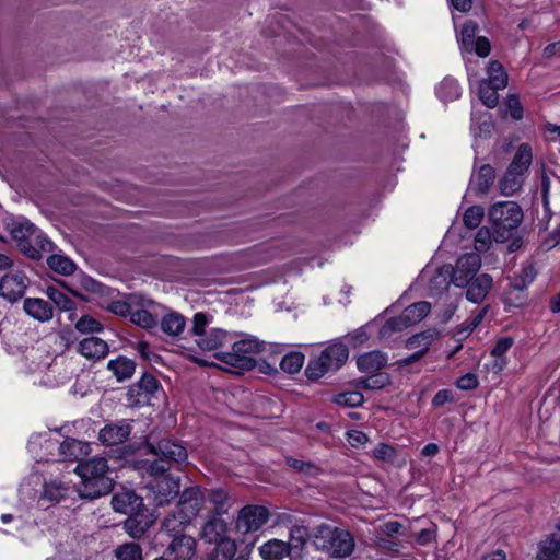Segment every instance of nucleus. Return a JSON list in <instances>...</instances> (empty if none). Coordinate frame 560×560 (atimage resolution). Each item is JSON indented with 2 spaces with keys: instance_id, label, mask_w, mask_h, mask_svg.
Segmentation results:
<instances>
[{
  "instance_id": "63",
  "label": "nucleus",
  "mask_w": 560,
  "mask_h": 560,
  "mask_svg": "<svg viewBox=\"0 0 560 560\" xmlns=\"http://www.w3.org/2000/svg\"><path fill=\"white\" fill-rule=\"evenodd\" d=\"M506 106L513 119L520 120L523 117V106L516 95H510L506 100Z\"/></svg>"
},
{
  "instance_id": "37",
  "label": "nucleus",
  "mask_w": 560,
  "mask_h": 560,
  "mask_svg": "<svg viewBox=\"0 0 560 560\" xmlns=\"http://www.w3.org/2000/svg\"><path fill=\"white\" fill-rule=\"evenodd\" d=\"M438 96L445 103L453 102L460 97V88L457 80L445 78L436 90Z\"/></svg>"
},
{
  "instance_id": "25",
  "label": "nucleus",
  "mask_w": 560,
  "mask_h": 560,
  "mask_svg": "<svg viewBox=\"0 0 560 560\" xmlns=\"http://www.w3.org/2000/svg\"><path fill=\"white\" fill-rule=\"evenodd\" d=\"M495 178V170L490 164L480 166L477 175L470 178V189L478 195H485L489 191Z\"/></svg>"
},
{
  "instance_id": "36",
  "label": "nucleus",
  "mask_w": 560,
  "mask_h": 560,
  "mask_svg": "<svg viewBox=\"0 0 560 560\" xmlns=\"http://www.w3.org/2000/svg\"><path fill=\"white\" fill-rule=\"evenodd\" d=\"M185 325V317L178 313L166 314L161 320V329L173 337L183 332Z\"/></svg>"
},
{
  "instance_id": "64",
  "label": "nucleus",
  "mask_w": 560,
  "mask_h": 560,
  "mask_svg": "<svg viewBox=\"0 0 560 560\" xmlns=\"http://www.w3.org/2000/svg\"><path fill=\"white\" fill-rule=\"evenodd\" d=\"M276 525L278 526H284L289 530L293 528V526H296L301 521H299L293 514L288 512H281L276 515Z\"/></svg>"
},
{
  "instance_id": "57",
  "label": "nucleus",
  "mask_w": 560,
  "mask_h": 560,
  "mask_svg": "<svg viewBox=\"0 0 560 560\" xmlns=\"http://www.w3.org/2000/svg\"><path fill=\"white\" fill-rule=\"evenodd\" d=\"M456 386L462 390H472L479 386L478 376L474 373H466L456 381Z\"/></svg>"
},
{
  "instance_id": "32",
  "label": "nucleus",
  "mask_w": 560,
  "mask_h": 560,
  "mask_svg": "<svg viewBox=\"0 0 560 560\" xmlns=\"http://www.w3.org/2000/svg\"><path fill=\"white\" fill-rule=\"evenodd\" d=\"M532 156L529 144L522 143L508 168L514 174L523 175L532 163Z\"/></svg>"
},
{
  "instance_id": "55",
  "label": "nucleus",
  "mask_w": 560,
  "mask_h": 560,
  "mask_svg": "<svg viewBox=\"0 0 560 560\" xmlns=\"http://www.w3.org/2000/svg\"><path fill=\"white\" fill-rule=\"evenodd\" d=\"M475 51L479 57L486 58L491 51L490 40L485 36H478L475 42L469 46L468 51Z\"/></svg>"
},
{
  "instance_id": "11",
  "label": "nucleus",
  "mask_w": 560,
  "mask_h": 560,
  "mask_svg": "<svg viewBox=\"0 0 560 560\" xmlns=\"http://www.w3.org/2000/svg\"><path fill=\"white\" fill-rule=\"evenodd\" d=\"M36 228L26 219L13 221L10 225V234L18 243L19 249L28 258L39 260L42 253L31 243V236L34 235Z\"/></svg>"
},
{
  "instance_id": "52",
  "label": "nucleus",
  "mask_w": 560,
  "mask_h": 560,
  "mask_svg": "<svg viewBox=\"0 0 560 560\" xmlns=\"http://www.w3.org/2000/svg\"><path fill=\"white\" fill-rule=\"evenodd\" d=\"M478 32V24L474 21H467L462 27V44L466 50H469V46L475 42L476 34Z\"/></svg>"
},
{
  "instance_id": "44",
  "label": "nucleus",
  "mask_w": 560,
  "mask_h": 560,
  "mask_svg": "<svg viewBox=\"0 0 560 560\" xmlns=\"http://www.w3.org/2000/svg\"><path fill=\"white\" fill-rule=\"evenodd\" d=\"M522 175L514 174L509 168L504 176L500 179V190L504 196H511L522 187Z\"/></svg>"
},
{
  "instance_id": "42",
  "label": "nucleus",
  "mask_w": 560,
  "mask_h": 560,
  "mask_svg": "<svg viewBox=\"0 0 560 560\" xmlns=\"http://www.w3.org/2000/svg\"><path fill=\"white\" fill-rule=\"evenodd\" d=\"M331 401L346 408H355L364 402V396L358 390L343 392L334 395Z\"/></svg>"
},
{
  "instance_id": "12",
  "label": "nucleus",
  "mask_w": 560,
  "mask_h": 560,
  "mask_svg": "<svg viewBox=\"0 0 560 560\" xmlns=\"http://www.w3.org/2000/svg\"><path fill=\"white\" fill-rule=\"evenodd\" d=\"M269 510L264 505H246L238 511L235 527L243 534L261 528L269 518Z\"/></svg>"
},
{
  "instance_id": "39",
  "label": "nucleus",
  "mask_w": 560,
  "mask_h": 560,
  "mask_svg": "<svg viewBox=\"0 0 560 560\" xmlns=\"http://www.w3.org/2000/svg\"><path fill=\"white\" fill-rule=\"evenodd\" d=\"M47 265L51 270L63 276H70L77 269L75 264L69 257L56 254L47 258Z\"/></svg>"
},
{
  "instance_id": "26",
  "label": "nucleus",
  "mask_w": 560,
  "mask_h": 560,
  "mask_svg": "<svg viewBox=\"0 0 560 560\" xmlns=\"http://www.w3.org/2000/svg\"><path fill=\"white\" fill-rule=\"evenodd\" d=\"M136 366V362L125 355H119L107 363V370L113 373L117 382L130 380L135 374Z\"/></svg>"
},
{
  "instance_id": "60",
  "label": "nucleus",
  "mask_w": 560,
  "mask_h": 560,
  "mask_svg": "<svg viewBox=\"0 0 560 560\" xmlns=\"http://www.w3.org/2000/svg\"><path fill=\"white\" fill-rule=\"evenodd\" d=\"M107 311H109L110 313H113L115 315L121 316V317L130 316L131 315L130 302L112 301L107 306Z\"/></svg>"
},
{
  "instance_id": "53",
  "label": "nucleus",
  "mask_w": 560,
  "mask_h": 560,
  "mask_svg": "<svg viewBox=\"0 0 560 560\" xmlns=\"http://www.w3.org/2000/svg\"><path fill=\"white\" fill-rule=\"evenodd\" d=\"M373 455L375 458H377L380 460L393 463L395 460V458L397 457V451L395 447H393L389 444L380 443L373 450Z\"/></svg>"
},
{
  "instance_id": "8",
  "label": "nucleus",
  "mask_w": 560,
  "mask_h": 560,
  "mask_svg": "<svg viewBox=\"0 0 560 560\" xmlns=\"http://www.w3.org/2000/svg\"><path fill=\"white\" fill-rule=\"evenodd\" d=\"M348 357V347L340 341H335L325 348L318 358L308 361L305 375L311 381H317L327 372L340 369Z\"/></svg>"
},
{
  "instance_id": "35",
  "label": "nucleus",
  "mask_w": 560,
  "mask_h": 560,
  "mask_svg": "<svg viewBox=\"0 0 560 560\" xmlns=\"http://www.w3.org/2000/svg\"><path fill=\"white\" fill-rule=\"evenodd\" d=\"M487 72L488 79L483 80L485 82H489V84L494 85L497 89H504L508 85V73L498 60L489 62Z\"/></svg>"
},
{
  "instance_id": "40",
  "label": "nucleus",
  "mask_w": 560,
  "mask_h": 560,
  "mask_svg": "<svg viewBox=\"0 0 560 560\" xmlns=\"http://www.w3.org/2000/svg\"><path fill=\"white\" fill-rule=\"evenodd\" d=\"M431 311V304L427 301H419L412 303L404 310L407 318V324L415 325L421 322Z\"/></svg>"
},
{
  "instance_id": "34",
  "label": "nucleus",
  "mask_w": 560,
  "mask_h": 560,
  "mask_svg": "<svg viewBox=\"0 0 560 560\" xmlns=\"http://www.w3.org/2000/svg\"><path fill=\"white\" fill-rule=\"evenodd\" d=\"M284 462L288 467L306 477L316 478L323 472V469L312 460H301L292 456H287Z\"/></svg>"
},
{
  "instance_id": "45",
  "label": "nucleus",
  "mask_w": 560,
  "mask_h": 560,
  "mask_svg": "<svg viewBox=\"0 0 560 560\" xmlns=\"http://www.w3.org/2000/svg\"><path fill=\"white\" fill-rule=\"evenodd\" d=\"M303 363L304 354L299 351H292L282 358L280 368L289 374H295L302 369Z\"/></svg>"
},
{
  "instance_id": "47",
  "label": "nucleus",
  "mask_w": 560,
  "mask_h": 560,
  "mask_svg": "<svg viewBox=\"0 0 560 560\" xmlns=\"http://www.w3.org/2000/svg\"><path fill=\"white\" fill-rule=\"evenodd\" d=\"M118 560H142V548L137 542H126L115 550Z\"/></svg>"
},
{
  "instance_id": "48",
  "label": "nucleus",
  "mask_w": 560,
  "mask_h": 560,
  "mask_svg": "<svg viewBox=\"0 0 560 560\" xmlns=\"http://www.w3.org/2000/svg\"><path fill=\"white\" fill-rule=\"evenodd\" d=\"M485 217V209L481 206L474 205L469 207L463 217L466 228L472 230L479 226Z\"/></svg>"
},
{
  "instance_id": "24",
  "label": "nucleus",
  "mask_w": 560,
  "mask_h": 560,
  "mask_svg": "<svg viewBox=\"0 0 560 560\" xmlns=\"http://www.w3.org/2000/svg\"><path fill=\"white\" fill-rule=\"evenodd\" d=\"M387 364L386 353L380 350H373L363 353L357 359L358 370L362 373H374L383 369Z\"/></svg>"
},
{
  "instance_id": "19",
  "label": "nucleus",
  "mask_w": 560,
  "mask_h": 560,
  "mask_svg": "<svg viewBox=\"0 0 560 560\" xmlns=\"http://www.w3.org/2000/svg\"><path fill=\"white\" fill-rule=\"evenodd\" d=\"M308 540L313 541V530L303 523H299L289 530V541H285L289 548H292V557L294 560L302 558V552Z\"/></svg>"
},
{
  "instance_id": "6",
  "label": "nucleus",
  "mask_w": 560,
  "mask_h": 560,
  "mask_svg": "<svg viewBox=\"0 0 560 560\" xmlns=\"http://www.w3.org/2000/svg\"><path fill=\"white\" fill-rule=\"evenodd\" d=\"M177 512L168 514L162 522V528L166 532L180 533L191 518L198 514L203 502V495L199 487L179 490Z\"/></svg>"
},
{
  "instance_id": "1",
  "label": "nucleus",
  "mask_w": 560,
  "mask_h": 560,
  "mask_svg": "<svg viewBox=\"0 0 560 560\" xmlns=\"http://www.w3.org/2000/svg\"><path fill=\"white\" fill-rule=\"evenodd\" d=\"M110 504L115 512L127 515L122 528L133 539L142 538L158 520L155 511L149 509L133 489L122 488L115 492Z\"/></svg>"
},
{
  "instance_id": "58",
  "label": "nucleus",
  "mask_w": 560,
  "mask_h": 560,
  "mask_svg": "<svg viewBox=\"0 0 560 560\" xmlns=\"http://www.w3.org/2000/svg\"><path fill=\"white\" fill-rule=\"evenodd\" d=\"M526 294L513 290H505L503 301L506 305L520 307L526 302Z\"/></svg>"
},
{
  "instance_id": "51",
  "label": "nucleus",
  "mask_w": 560,
  "mask_h": 560,
  "mask_svg": "<svg viewBox=\"0 0 560 560\" xmlns=\"http://www.w3.org/2000/svg\"><path fill=\"white\" fill-rule=\"evenodd\" d=\"M75 329L79 330L81 334H90V332H101L104 329V327L95 318H93L89 315H83L75 323Z\"/></svg>"
},
{
  "instance_id": "18",
  "label": "nucleus",
  "mask_w": 560,
  "mask_h": 560,
  "mask_svg": "<svg viewBox=\"0 0 560 560\" xmlns=\"http://www.w3.org/2000/svg\"><path fill=\"white\" fill-rule=\"evenodd\" d=\"M23 311L39 323H47L54 317V306L39 298L24 299Z\"/></svg>"
},
{
  "instance_id": "13",
  "label": "nucleus",
  "mask_w": 560,
  "mask_h": 560,
  "mask_svg": "<svg viewBox=\"0 0 560 560\" xmlns=\"http://www.w3.org/2000/svg\"><path fill=\"white\" fill-rule=\"evenodd\" d=\"M28 287V278L24 272L5 273L0 279V296L10 303L21 300Z\"/></svg>"
},
{
  "instance_id": "43",
  "label": "nucleus",
  "mask_w": 560,
  "mask_h": 560,
  "mask_svg": "<svg viewBox=\"0 0 560 560\" xmlns=\"http://www.w3.org/2000/svg\"><path fill=\"white\" fill-rule=\"evenodd\" d=\"M411 326L407 324L406 315L402 313L397 317L388 318L378 331L380 338H389L394 332L401 331Z\"/></svg>"
},
{
  "instance_id": "17",
  "label": "nucleus",
  "mask_w": 560,
  "mask_h": 560,
  "mask_svg": "<svg viewBox=\"0 0 560 560\" xmlns=\"http://www.w3.org/2000/svg\"><path fill=\"white\" fill-rule=\"evenodd\" d=\"M223 515H217L208 513L206 522L201 527V538L207 544H212L226 538L228 536V523L222 518Z\"/></svg>"
},
{
  "instance_id": "30",
  "label": "nucleus",
  "mask_w": 560,
  "mask_h": 560,
  "mask_svg": "<svg viewBox=\"0 0 560 560\" xmlns=\"http://www.w3.org/2000/svg\"><path fill=\"white\" fill-rule=\"evenodd\" d=\"M231 497L226 489L219 487L207 490V500L213 504V510L209 513L224 515L229 510V501Z\"/></svg>"
},
{
  "instance_id": "2",
  "label": "nucleus",
  "mask_w": 560,
  "mask_h": 560,
  "mask_svg": "<svg viewBox=\"0 0 560 560\" xmlns=\"http://www.w3.org/2000/svg\"><path fill=\"white\" fill-rule=\"evenodd\" d=\"M75 472L81 477L78 493L82 499L94 500L108 494L114 489V479L104 457H94L80 462Z\"/></svg>"
},
{
  "instance_id": "22",
  "label": "nucleus",
  "mask_w": 560,
  "mask_h": 560,
  "mask_svg": "<svg viewBox=\"0 0 560 560\" xmlns=\"http://www.w3.org/2000/svg\"><path fill=\"white\" fill-rule=\"evenodd\" d=\"M258 551L264 560H283L284 558L294 560L292 548H289L285 541L281 539H269L258 548Z\"/></svg>"
},
{
  "instance_id": "33",
  "label": "nucleus",
  "mask_w": 560,
  "mask_h": 560,
  "mask_svg": "<svg viewBox=\"0 0 560 560\" xmlns=\"http://www.w3.org/2000/svg\"><path fill=\"white\" fill-rule=\"evenodd\" d=\"M493 127L494 124L489 112L472 114L470 129L476 137L489 138Z\"/></svg>"
},
{
  "instance_id": "5",
  "label": "nucleus",
  "mask_w": 560,
  "mask_h": 560,
  "mask_svg": "<svg viewBox=\"0 0 560 560\" xmlns=\"http://www.w3.org/2000/svg\"><path fill=\"white\" fill-rule=\"evenodd\" d=\"M488 219L492 226L493 240L497 243H504L522 223L523 210L515 201H499L489 208Z\"/></svg>"
},
{
  "instance_id": "7",
  "label": "nucleus",
  "mask_w": 560,
  "mask_h": 560,
  "mask_svg": "<svg viewBox=\"0 0 560 560\" xmlns=\"http://www.w3.org/2000/svg\"><path fill=\"white\" fill-rule=\"evenodd\" d=\"M266 345L256 337L246 335L243 339L233 342L232 351L217 352L214 358L235 369V373L252 371L256 368L257 360L252 354L265 351Z\"/></svg>"
},
{
  "instance_id": "31",
  "label": "nucleus",
  "mask_w": 560,
  "mask_h": 560,
  "mask_svg": "<svg viewBox=\"0 0 560 560\" xmlns=\"http://www.w3.org/2000/svg\"><path fill=\"white\" fill-rule=\"evenodd\" d=\"M441 336V332L436 328H429L421 332L415 334L406 340L407 349H425V353H428L430 346L432 342Z\"/></svg>"
},
{
  "instance_id": "3",
  "label": "nucleus",
  "mask_w": 560,
  "mask_h": 560,
  "mask_svg": "<svg viewBox=\"0 0 560 560\" xmlns=\"http://www.w3.org/2000/svg\"><path fill=\"white\" fill-rule=\"evenodd\" d=\"M313 546L331 557L346 558L353 552L355 541L349 530L323 523L313 529Z\"/></svg>"
},
{
  "instance_id": "41",
  "label": "nucleus",
  "mask_w": 560,
  "mask_h": 560,
  "mask_svg": "<svg viewBox=\"0 0 560 560\" xmlns=\"http://www.w3.org/2000/svg\"><path fill=\"white\" fill-rule=\"evenodd\" d=\"M537 560H560V538L552 535L549 540L545 541L539 547Z\"/></svg>"
},
{
  "instance_id": "10",
  "label": "nucleus",
  "mask_w": 560,
  "mask_h": 560,
  "mask_svg": "<svg viewBox=\"0 0 560 560\" xmlns=\"http://www.w3.org/2000/svg\"><path fill=\"white\" fill-rule=\"evenodd\" d=\"M480 266V256L475 253H468L457 259L455 267L446 265V272L451 273L452 283L456 287L465 288L476 278Z\"/></svg>"
},
{
  "instance_id": "49",
  "label": "nucleus",
  "mask_w": 560,
  "mask_h": 560,
  "mask_svg": "<svg viewBox=\"0 0 560 560\" xmlns=\"http://www.w3.org/2000/svg\"><path fill=\"white\" fill-rule=\"evenodd\" d=\"M130 320L144 329H151L158 326L155 317L144 308L131 312Z\"/></svg>"
},
{
  "instance_id": "23",
  "label": "nucleus",
  "mask_w": 560,
  "mask_h": 560,
  "mask_svg": "<svg viewBox=\"0 0 560 560\" xmlns=\"http://www.w3.org/2000/svg\"><path fill=\"white\" fill-rule=\"evenodd\" d=\"M492 277L481 273L472 279L467 287L466 299L472 303H481L492 287Z\"/></svg>"
},
{
  "instance_id": "50",
  "label": "nucleus",
  "mask_w": 560,
  "mask_h": 560,
  "mask_svg": "<svg viewBox=\"0 0 560 560\" xmlns=\"http://www.w3.org/2000/svg\"><path fill=\"white\" fill-rule=\"evenodd\" d=\"M451 283V273L446 272L445 265L430 280L429 290L431 293H434V290L445 291Z\"/></svg>"
},
{
  "instance_id": "56",
  "label": "nucleus",
  "mask_w": 560,
  "mask_h": 560,
  "mask_svg": "<svg viewBox=\"0 0 560 560\" xmlns=\"http://www.w3.org/2000/svg\"><path fill=\"white\" fill-rule=\"evenodd\" d=\"M370 386L371 389H383L390 384V376L386 372H374L370 373Z\"/></svg>"
},
{
  "instance_id": "59",
  "label": "nucleus",
  "mask_w": 560,
  "mask_h": 560,
  "mask_svg": "<svg viewBox=\"0 0 560 560\" xmlns=\"http://www.w3.org/2000/svg\"><path fill=\"white\" fill-rule=\"evenodd\" d=\"M381 530L383 534H385L386 536H389V537L393 535H400V536L407 535L406 527L404 526V524H401L397 521L385 522L381 526Z\"/></svg>"
},
{
  "instance_id": "15",
  "label": "nucleus",
  "mask_w": 560,
  "mask_h": 560,
  "mask_svg": "<svg viewBox=\"0 0 560 560\" xmlns=\"http://www.w3.org/2000/svg\"><path fill=\"white\" fill-rule=\"evenodd\" d=\"M173 533V539L163 556L171 560H191L196 555V539L186 534Z\"/></svg>"
},
{
  "instance_id": "46",
  "label": "nucleus",
  "mask_w": 560,
  "mask_h": 560,
  "mask_svg": "<svg viewBox=\"0 0 560 560\" xmlns=\"http://www.w3.org/2000/svg\"><path fill=\"white\" fill-rule=\"evenodd\" d=\"M500 89L489 84V82L481 81L479 83V98L488 108H494L499 103L498 91Z\"/></svg>"
},
{
  "instance_id": "27",
  "label": "nucleus",
  "mask_w": 560,
  "mask_h": 560,
  "mask_svg": "<svg viewBox=\"0 0 560 560\" xmlns=\"http://www.w3.org/2000/svg\"><path fill=\"white\" fill-rule=\"evenodd\" d=\"M232 339V334L220 328H213L201 338L197 339V345L206 351L215 350Z\"/></svg>"
},
{
  "instance_id": "14",
  "label": "nucleus",
  "mask_w": 560,
  "mask_h": 560,
  "mask_svg": "<svg viewBox=\"0 0 560 560\" xmlns=\"http://www.w3.org/2000/svg\"><path fill=\"white\" fill-rule=\"evenodd\" d=\"M160 387L161 384L159 380L154 375L145 372L138 382L128 387L126 396L131 406L138 407L144 404L141 399L142 397L148 401Z\"/></svg>"
},
{
  "instance_id": "54",
  "label": "nucleus",
  "mask_w": 560,
  "mask_h": 560,
  "mask_svg": "<svg viewBox=\"0 0 560 560\" xmlns=\"http://www.w3.org/2000/svg\"><path fill=\"white\" fill-rule=\"evenodd\" d=\"M211 319L212 316L206 313L200 312L195 314L192 319L191 332L198 338H201L206 334V326L210 323Z\"/></svg>"
},
{
  "instance_id": "62",
  "label": "nucleus",
  "mask_w": 560,
  "mask_h": 560,
  "mask_svg": "<svg viewBox=\"0 0 560 560\" xmlns=\"http://www.w3.org/2000/svg\"><path fill=\"white\" fill-rule=\"evenodd\" d=\"M491 237L493 238L492 236V233L490 232V230L486 226L481 228L477 234H476V237H475V241H476V248L478 250H485L488 248L490 242H491Z\"/></svg>"
},
{
  "instance_id": "9",
  "label": "nucleus",
  "mask_w": 560,
  "mask_h": 560,
  "mask_svg": "<svg viewBox=\"0 0 560 560\" xmlns=\"http://www.w3.org/2000/svg\"><path fill=\"white\" fill-rule=\"evenodd\" d=\"M151 476L153 479L148 482L147 490L155 506L167 505L179 495V477L167 472Z\"/></svg>"
},
{
  "instance_id": "4",
  "label": "nucleus",
  "mask_w": 560,
  "mask_h": 560,
  "mask_svg": "<svg viewBox=\"0 0 560 560\" xmlns=\"http://www.w3.org/2000/svg\"><path fill=\"white\" fill-rule=\"evenodd\" d=\"M147 448L156 458L152 462L144 460L142 466L136 467L144 468L149 475H163L171 469L172 464H183L188 457L186 448L170 439H162L156 443L148 441Z\"/></svg>"
},
{
  "instance_id": "38",
  "label": "nucleus",
  "mask_w": 560,
  "mask_h": 560,
  "mask_svg": "<svg viewBox=\"0 0 560 560\" xmlns=\"http://www.w3.org/2000/svg\"><path fill=\"white\" fill-rule=\"evenodd\" d=\"M46 294L49 300L62 312L74 311L77 308L75 302L54 285L47 287Z\"/></svg>"
},
{
  "instance_id": "21",
  "label": "nucleus",
  "mask_w": 560,
  "mask_h": 560,
  "mask_svg": "<svg viewBox=\"0 0 560 560\" xmlns=\"http://www.w3.org/2000/svg\"><path fill=\"white\" fill-rule=\"evenodd\" d=\"M78 352L90 360H101L109 352V346L98 337H88L79 342Z\"/></svg>"
},
{
  "instance_id": "61",
  "label": "nucleus",
  "mask_w": 560,
  "mask_h": 560,
  "mask_svg": "<svg viewBox=\"0 0 560 560\" xmlns=\"http://www.w3.org/2000/svg\"><path fill=\"white\" fill-rule=\"evenodd\" d=\"M513 343H514V338H512L510 336L500 338L497 341L493 349L491 350V355H493L495 358L502 357L510 350V348L513 346Z\"/></svg>"
},
{
  "instance_id": "16",
  "label": "nucleus",
  "mask_w": 560,
  "mask_h": 560,
  "mask_svg": "<svg viewBox=\"0 0 560 560\" xmlns=\"http://www.w3.org/2000/svg\"><path fill=\"white\" fill-rule=\"evenodd\" d=\"M128 420L108 423L98 433L100 441L107 446H114L126 442L131 433Z\"/></svg>"
},
{
  "instance_id": "29",
  "label": "nucleus",
  "mask_w": 560,
  "mask_h": 560,
  "mask_svg": "<svg viewBox=\"0 0 560 560\" xmlns=\"http://www.w3.org/2000/svg\"><path fill=\"white\" fill-rule=\"evenodd\" d=\"M212 544L214 547L207 553V560H233L236 557L237 546L234 539L226 538Z\"/></svg>"
},
{
  "instance_id": "20",
  "label": "nucleus",
  "mask_w": 560,
  "mask_h": 560,
  "mask_svg": "<svg viewBox=\"0 0 560 560\" xmlns=\"http://www.w3.org/2000/svg\"><path fill=\"white\" fill-rule=\"evenodd\" d=\"M90 452V444L73 438H67L59 445V456L63 462H84L83 457Z\"/></svg>"
},
{
  "instance_id": "28",
  "label": "nucleus",
  "mask_w": 560,
  "mask_h": 560,
  "mask_svg": "<svg viewBox=\"0 0 560 560\" xmlns=\"http://www.w3.org/2000/svg\"><path fill=\"white\" fill-rule=\"evenodd\" d=\"M69 487L61 480L46 481L43 486L42 494L38 499V503L47 501L51 504L59 503L68 494Z\"/></svg>"
}]
</instances>
